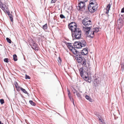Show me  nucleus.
Returning <instances> with one entry per match:
<instances>
[{"label":"nucleus","mask_w":124,"mask_h":124,"mask_svg":"<svg viewBox=\"0 0 124 124\" xmlns=\"http://www.w3.org/2000/svg\"><path fill=\"white\" fill-rule=\"evenodd\" d=\"M72 102L73 103V104L75 106V104H74V100H73V101H72Z\"/></svg>","instance_id":"nucleus-55"},{"label":"nucleus","mask_w":124,"mask_h":124,"mask_svg":"<svg viewBox=\"0 0 124 124\" xmlns=\"http://www.w3.org/2000/svg\"><path fill=\"white\" fill-rule=\"evenodd\" d=\"M68 96L69 99H70V101L72 102L73 101V100H74L73 98H72V96H71V95H68Z\"/></svg>","instance_id":"nucleus-33"},{"label":"nucleus","mask_w":124,"mask_h":124,"mask_svg":"<svg viewBox=\"0 0 124 124\" xmlns=\"http://www.w3.org/2000/svg\"><path fill=\"white\" fill-rule=\"evenodd\" d=\"M124 18H122L121 17H120L119 19L117 20V22L120 23V24L122 25L123 23V20Z\"/></svg>","instance_id":"nucleus-14"},{"label":"nucleus","mask_w":124,"mask_h":124,"mask_svg":"<svg viewBox=\"0 0 124 124\" xmlns=\"http://www.w3.org/2000/svg\"><path fill=\"white\" fill-rule=\"evenodd\" d=\"M81 45V43L79 41H75L73 43V48L75 49V48H78V45Z\"/></svg>","instance_id":"nucleus-10"},{"label":"nucleus","mask_w":124,"mask_h":124,"mask_svg":"<svg viewBox=\"0 0 124 124\" xmlns=\"http://www.w3.org/2000/svg\"><path fill=\"white\" fill-rule=\"evenodd\" d=\"M94 29V32H97L99 31V29L98 28H96Z\"/></svg>","instance_id":"nucleus-35"},{"label":"nucleus","mask_w":124,"mask_h":124,"mask_svg":"<svg viewBox=\"0 0 124 124\" xmlns=\"http://www.w3.org/2000/svg\"><path fill=\"white\" fill-rule=\"evenodd\" d=\"M13 59L15 61H17V56L15 54H14L13 55Z\"/></svg>","instance_id":"nucleus-20"},{"label":"nucleus","mask_w":124,"mask_h":124,"mask_svg":"<svg viewBox=\"0 0 124 124\" xmlns=\"http://www.w3.org/2000/svg\"><path fill=\"white\" fill-rule=\"evenodd\" d=\"M85 68L82 67L79 69L80 74L81 77L83 78L84 80H85V75H84V73L85 71Z\"/></svg>","instance_id":"nucleus-4"},{"label":"nucleus","mask_w":124,"mask_h":124,"mask_svg":"<svg viewBox=\"0 0 124 124\" xmlns=\"http://www.w3.org/2000/svg\"><path fill=\"white\" fill-rule=\"evenodd\" d=\"M26 94H27V95L28 96H29V93H28L27 92V93H25Z\"/></svg>","instance_id":"nucleus-53"},{"label":"nucleus","mask_w":124,"mask_h":124,"mask_svg":"<svg viewBox=\"0 0 124 124\" xmlns=\"http://www.w3.org/2000/svg\"><path fill=\"white\" fill-rule=\"evenodd\" d=\"M121 17H121L122 18H124V15H121Z\"/></svg>","instance_id":"nucleus-50"},{"label":"nucleus","mask_w":124,"mask_h":124,"mask_svg":"<svg viewBox=\"0 0 124 124\" xmlns=\"http://www.w3.org/2000/svg\"><path fill=\"white\" fill-rule=\"evenodd\" d=\"M2 9L5 12L7 13V14L8 16L11 15L10 14V13L9 11V10H6L5 8L4 9V8H3V9Z\"/></svg>","instance_id":"nucleus-17"},{"label":"nucleus","mask_w":124,"mask_h":124,"mask_svg":"<svg viewBox=\"0 0 124 124\" xmlns=\"http://www.w3.org/2000/svg\"><path fill=\"white\" fill-rule=\"evenodd\" d=\"M3 60L4 62L6 63H8L9 61V59L7 58H5Z\"/></svg>","instance_id":"nucleus-28"},{"label":"nucleus","mask_w":124,"mask_h":124,"mask_svg":"<svg viewBox=\"0 0 124 124\" xmlns=\"http://www.w3.org/2000/svg\"><path fill=\"white\" fill-rule=\"evenodd\" d=\"M88 34L87 37L92 38L94 36V31H91L90 30L86 31V34Z\"/></svg>","instance_id":"nucleus-6"},{"label":"nucleus","mask_w":124,"mask_h":124,"mask_svg":"<svg viewBox=\"0 0 124 124\" xmlns=\"http://www.w3.org/2000/svg\"><path fill=\"white\" fill-rule=\"evenodd\" d=\"M88 12V11H86V14Z\"/></svg>","instance_id":"nucleus-60"},{"label":"nucleus","mask_w":124,"mask_h":124,"mask_svg":"<svg viewBox=\"0 0 124 124\" xmlns=\"http://www.w3.org/2000/svg\"><path fill=\"white\" fill-rule=\"evenodd\" d=\"M9 16V18L10 19L11 21V22H13V16L12 15H11Z\"/></svg>","instance_id":"nucleus-31"},{"label":"nucleus","mask_w":124,"mask_h":124,"mask_svg":"<svg viewBox=\"0 0 124 124\" xmlns=\"http://www.w3.org/2000/svg\"><path fill=\"white\" fill-rule=\"evenodd\" d=\"M71 31V35L73 40L79 39L81 38V31L80 28H75Z\"/></svg>","instance_id":"nucleus-2"},{"label":"nucleus","mask_w":124,"mask_h":124,"mask_svg":"<svg viewBox=\"0 0 124 124\" xmlns=\"http://www.w3.org/2000/svg\"><path fill=\"white\" fill-rule=\"evenodd\" d=\"M90 17H86V21H88V20H90Z\"/></svg>","instance_id":"nucleus-47"},{"label":"nucleus","mask_w":124,"mask_h":124,"mask_svg":"<svg viewBox=\"0 0 124 124\" xmlns=\"http://www.w3.org/2000/svg\"><path fill=\"white\" fill-rule=\"evenodd\" d=\"M102 119H101V118H99V122Z\"/></svg>","instance_id":"nucleus-56"},{"label":"nucleus","mask_w":124,"mask_h":124,"mask_svg":"<svg viewBox=\"0 0 124 124\" xmlns=\"http://www.w3.org/2000/svg\"><path fill=\"white\" fill-rule=\"evenodd\" d=\"M90 62L88 61H87L86 62V67L88 66L89 67L90 66Z\"/></svg>","instance_id":"nucleus-26"},{"label":"nucleus","mask_w":124,"mask_h":124,"mask_svg":"<svg viewBox=\"0 0 124 124\" xmlns=\"http://www.w3.org/2000/svg\"><path fill=\"white\" fill-rule=\"evenodd\" d=\"M86 99H87L90 101L92 102L91 99L89 96L88 95H86Z\"/></svg>","instance_id":"nucleus-25"},{"label":"nucleus","mask_w":124,"mask_h":124,"mask_svg":"<svg viewBox=\"0 0 124 124\" xmlns=\"http://www.w3.org/2000/svg\"><path fill=\"white\" fill-rule=\"evenodd\" d=\"M63 42L67 46V47L69 50H70L71 52H72V49L74 48H73V46L71 45V44L73 43H72L67 42L65 41H64Z\"/></svg>","instance_id":"nucleus-7"},{"label":"nucleus","mask_w":124,"mask_h":124,"mask_svg":"<svg viewBox=\"0 0 124 124\" xmlns=\"http://www.w3.org/2000/svg\"><path fill=\"white\" fill-rule=\"evenodd\" d=\"M121 91H122V95H123V91L122 90H121Z\"/></svg>","instance_id":"nucleus-61"},{"label":"nucleus","mask_w":124,"mask_h":124,"mask_svg":"<svg viewBox=\"0 0 124 124\" xmlns=\"http://www.w3.org/2000/svg\"><path fill=\"white\" fill-rule=\"evenodd\" d=\"M31 48L35 50L38 51V50L37 45L36 43H34L33 44Z\"/></svg>","instance_id":"nucleus-12"},{"label":"nucleus","mask_w":124,"mask_h":124,"mask_svg":"<svg viewBox=\"0 0 124 124\" xmlns=\"http://www.w3.org/2000/svg\"><path fill=\"white\" fill-rule=\"evenodd\" d=\"M90 5L89 4L88 7V10L90 12L93 13L96 11L98 7V5L96 2L94 3L93 2H91Z\"/></svg>","instance_id":"nucleus-3"},{"label":"nucleus","mask_w":124,"mask_h":124,"mask_svg":"<svg viewBox=\"0 0 124 124\" xmlns=\"http://www.w3.org/2000/svg\"><path fill=\"white\" fill-rule=\"evenodd\" d=\"M80 7L78 6V8H77V9L78 10L83 11L84 13L85 12V4L82 3L80 4Z\"/></svg>","instance_id":"nucleus-8"},{"label":"nucleus","mask_w":124,"mask_h":124,"mask_svg":"<svg viewBox=\"0 0 124 124\" xmlns=\"http://www.w3.org/2000/svg\"><path fill=\"white\" fill-rule=\"evenodd\" d=\"M99 122L100 124H102V123L104 122V120L102 119Z\"/></svg>","instance_id":"nucleus-45"},{"label":"nucleus","mask_w":124,"mask_h":124,"mask_svg":"<svg viewBox=\"0 0 124 124\" xmlns=\"http://www.w3.org/2000/svg\"><path fill=\"white\" fill-rule=\"evenodd\" d=\"M20 89L25 94L27 93V91L25 89L23 88L22 87H21Z\"/></svg>","instance_id":"nucleus-23"},{"label":"nucleus","mask_w":124,"mask_h":124,"mask_svg":"<svg viewBox=\"0 0 124 124\" xmlns=\"http://www.w3.org/2000/svg\"><path fill=\"white\" fill-rule=\"evenodd\" d=\"M86 73V75H86V81L90 83L91 81V78L89 77L88 75V73Z\"/></svg>","instance_id":"nucleus-13"},{"label":"nucleus","mask_w":124,"mask_h":124,"mask_svg":"<svg viewBox=\"0 0 124 124\" xmlns=\"http://www.w3.org/2000/svg\"><path fill=\"white\" fill-rule=\"evenodd\" d=\"M25 78L26 79H30L31 78L28 75H27L26 74L25 75Z\"/></svg>","instance_id":"nucleus-37"},{"label":"nucleus","mask_w":124,"mask_h":124,"mask_svg":"<svg viewBox=\"0 0 124 124\" xmlns=\"http://www.w3.org/2000/svg\"><path fill=\"white\" fill-rule=\"evenodd\" d=\"M56 17V16H54V18H53V19H54V20H56V18H55V17Z\"/></svg>","instance_id":"nucleus-52"},{"label":"nucleus","mask_w":124,"mask_h":124,"mask_svg":"<svg viewBox=\"0 0 124 124\" xmlns=\"http://www.w3.org/2000/svg\"><path fill=\"white\" fill-rule=\"evenodd\" d=\"M82 30L84 31V34H85V27L83 26H82Z\"/></svg>","instance_id":"nucleus-40"},{"label":"nucleus","mask_w":124,"mask_h":124,"mask_svg":"<svg viewBox=\"0 0 124 124\" xmlns=\"http://www.w3.org/2000/svg\"><path fill=\"white\" fill-rule=\"evenodd\" d=\"M21 87H20V86L18 87H16V90L17 91H18L20 90V88Z\"/></svg>","instance_id":"nucleus-42"},{"label":"nucleus","mask_w":124,"mask_h":124,"mask_svg":"<svg viewBox=\"0 0 124 124\" xmlns=\"http://www.w3.org/2000/svg\"><path fill=\"white\" fill-rule=\"evenodd\" d=\"M85 83V82H84V83H83V84H84V85Z\"/></svg>","instance_id":"nucleus-62"},{"label":"nucleus","mask_w":124,"mask_h":124,"mask_svg":"<svg viewBox=\"0 0 124 124\" xmlns=\"http://www.w3.org/2000/svg\"><path fill=\"white\" fill-rule=\"evenodd\" d=\"M81 43H82V45L83 47H84L85 46V40H81V42H80Z\"/></svg>","instance_id":"nucleus-27"},{"label":"nucleus","mask_w":124,"mask_h":124,"mask_svg":"<svg viewBox=\"0 0 124 124\" xmlns=\"http://www.w3.org/2000/svg\"><path fill=\"white\" fill-rule=\"evenodd\" d=\"M57 61L59 63L61 64L62 62V59L60 57H59L58 58Z\"/></svg>","instance_id":"nucleus-30"},{"label":"nucleus","mask_w":124,"mask_h":124,"mask_svg":"<svg viewBox=\"0 0 124 124\" xmlns=\"http://www.w3.org/2000/svg\"><path fill=\"white\" fill-rule=\"evenodd\" d=\"M67 92H68V96L71 95L70 91L68 89H67Z\"/></svg>","instance_id":"nucleus-44"},{"label":"nucleus","mask_w":124,"mask_h":124,"mask_svg":"<svg viewBox=\"0 0 124 124\" xmlns=\"http://www.w3.org/2000/svg\"><path fill=\"white\" fill-rule=\"evenodd\" d=\"M6 39L7 42L10 44H11V43L12 41L11 39L8 38H6Z\"/></svg>","instance_id":"nucleus-29"},{"label":"nucleus","mask_w":124,"mask_h":124,"mask_svg":"<svg viewBox=\"0 0 124 124\" xmlns=\"http://www.w3.org/2000/svg\"><path fill=\"white\" fill-rule=\"evenodd\" d=\"M82 23L85 26V18H84L82 21Z\"/></svg>","instance_id":"nucleus-38"},{"label":"nucleus","mask_w":124,"mask_h":124,"mask_svg":"<svg viewBox=\"0 0 124 124\" xmlns=\"http://www.w3.org/2000/svg\"><path fill=\"white\" fill-rule=\"evenodd\" d=\"M47 23H46L43 26L42 28L44 30H45L47 29Z\"/></svg>","instance_id":"nucleus-24"},{"label":"nucleus","mask_w":124,"mask_h":124,"mask_svg":"<svg viewBox=\"0 0 124 124\" xmlns=\"http://www.w3.org/2000/svg\"><path fill=\"white\" fill-rule=\"evenodd\" d=\"M120 65L121 66V70L123 71L124 70V62H121Z\"/></svg>","instance_id":"nucleus-18"},{"label":"nucleus","mask_w":124,"mask_h":124,"mask_svg":"<svg viewBox=\"0 0 124 124\" xmlns=\"http://www.w3.org/2000/svg\"><path fill=\"white\" fill-rule=\"evenodd\" d=\"M94 1H95L94 0H90V4H90V5H91V4H90V2H93V3H94Z\"/></svg>","instance_id":"nucleus-48"},{"label":"nucleus","mask_w":124,"mask_h":124,"mask_svg":"<svg viewBox=\"0 0 124 124\" xmlns=\"http://www.w3.org/2000/svg\"><path fill=\"white\" fill-rule=\"evenodd\" d=\"M56 0H52L51 1V3H54L56 2Z\"/></svg>","instance_id":"nucleus-43"},{"label":"nucleus","mask_w":124,"mask_h":124,"mask_svg":"<svg viewBox=\"0 0 124 124\" xmlns=\"http://www.w3.org/2000/svg\"><path fill=\"white\" fill-rule=\"evenodd\" d=\"M74 89H75L74 88L73 89V93L74 94H75V93H76V91H75L74 90Z\"/></svg>","instance_id":"nucleus-51"},{"label":"nucleus","mask_w":124,"mask_h":124,"mask_svg":"<svg viewBox=\"0 0 124 124\" xmlns=\"http://www.w3.org/2000/svg\"><path fill=\"white\" fill-rule=\"evenodd\" d=\"M75 22H71L70 23H69L68 24V26H70L69 25L70 24H75Z\"/></svg>","instance_id":"nucleus-46"},{"label":"nucleus","mask_w":124,"mask_h":124,"mask_svg":"<svg viewBox=\"0 0 124 124\" xmlns=\"http://www.w3.org/2000/svg\"><path fill=\"white\" fill-rule=\"evenodd\" d=\"M29 102L31 105L32 106H35L36 105V104L32 100H30Z\"/></svg>","instance_id":"nucleus-22"},{"label":"nucleus","mask_w":124,"mask_h":124,"mask_svg":"<svg viewBox=\"0 0 124 124\" xmlns=\"http://www.w3.org/2000/svg\"><path fill=\"white\" fill-rule=\"evenodd\" d=\"M82 43H81V45H78V48H75V49H76V48H77V49H79L81 48L82 47H83L82 45Z\"/></svg>","instance_id":"nucleus-32"},{"label":"nucleus","mask_w":124,"mask_h":124,"mask_svg":"<svg viewBox=\"0 0 124 124\" xmlns=\"http://www.w3.org/2000/svg\"><path fill=\"white\" fill-rule=\"evenodd\" d=\"M80 0H78V6L80 7V4L82 3H83L84 4H85V1H80Z\"/></svg>","instance_id":"nucleus-19"},{"label":"nucleus","mask_w":124,"mask_h":124,"mask_svg":"<svg viewBox=\"0 0 124 124\" xmlns=\"http://www.w3.org/2000/svg\"><path fill=\"white\" fill-rule=\"evenodd\" d=\"M121 12L122 13H124V7L122 9Z\"/></svg>","instance_id":"nucleus-49"},{"label":"nucleus","mask_w":124,"mask_h":124,"mask_svg":"<svg viewBox=\"0 0 124 124\" xmlns=\"http://www.w3.org/2000/svg\"><path fill=\"white\" fill-rule=\"evenodd\" d=\"M93 83L95 87L97 86L100 84V82L99 79L97 78L94 79L93 81Z\"/></svg>","instance_id":"nucleus-11"},{"label":"nucleus","mask_w":124,"mask_h":124,"mask_svg":"<svg viewBox=\"0 0 124 124\" xmlns=\"http://www.w3.org/2000/svg\"><path fill=\"white\" fill-rule=\"evenodd\" d=\"M14 85L15 86L16 88L17 87L19 86L18 85L17 83L16 82H15Z\"/></svg>","instance_id":"nucleus-39"},{"label":"nucleus","mask_w":124,"mask_h":124,"mask_svg":"<svg viewBox=\"0 0 124 124\" xmlns=\"http://www.w3.org/2000/svg\"><path fill=\"white\" fill-rule=\"evenodd\" d=\"M88 48H86V51H87V53L86 54V56H87L88 55V53L89 52V51L88 50Z\"/></svg>","instance_id":"nucleus-41"},{"label":"nucleus","mask_w":124,"mask_h":124,"mask_svg":"<svg viewBox=\"0 0 124 124\" xmlns=\"http://www.w3.org/2000/svg\"><path fill=\"white\" fill-rule=\"evenodd\" d=\"M0 102L1 104H3L4 102V99H0Z\"/></svg>","instance_id":"nucleus-34"},{"label":"nucleus","mask_w":124,"mask_h":124,"mask_svg":"<svg viewBox=\"0 0 124 124\" xmlns=\"http://www.w3.org/2000/svg\"><path fill=\"white\" fill-rule=\"evenodd\" d=\"M4 5V4L1 2V0H0V8L2 9V8L4 9L5 8L3 6Z\"/></svg>","instance_id":"nucleus-21"},{"label":"nucleus","mask_w":124,"mask_h":124,"mask_svg":"<svg viewBox=\"0 0 124 124\" xmlns=\"http://www.w3.org/2000/svg\"><path fill=\"white\" fill-rule=\"evenodd\" d=\"M74 90L76 91V94L78 98L80 99L81 98V96L80 93H78V91L76 90L75 89H74Z\"/></svg>","instance_id":"nucleus-16"},{"label":"nucleus","mask_w":124,"mask_h":124,"mask_svg":"<svg viewBox=\"0 0 124 124\" xmlns=\"http://www.w3.org/2000/svg\"><path fill=\"white\" fill-rule=\"evenodd\" d=\"M72 24V25L69 26V28L71 31H72V29H73V30H74V29L75 28H78L77 25L75 23V24Z\"/></svg>","instance_id":"nucleus-9"},{"label":"nucleus","mask_w":124,"mask_h":124,"mask_svg":"<svg viewBox=\"0 0 124 124\" xmlns=\"http://www.w3.org/2000/svg\"><path fill=\"white\" fill-rule=\"evenodd\" d=\"M0 124H3L0 121Z\"/></svg>","instance_id":"nucleus-54"},{"label":"nucleus","mask_w":124,"mask_h":124,"mask_svg":"<svg viewBox=\"0 0 124 124\" xmlns=\"http://www.w3.org/2000/svg\"><path fill=\"white\" fill-rule=\"evenodd\" d=\"M21 96H22V97H23V96L22 95H21Z\"/></svg>","instance_id":"nucleus-64"},{"label":"nucleus","mask_w":124,"mask_h":124,"mask_svg":"<svg viewBox=\"0 0 124 124\" xmlns=\"http://www.w3.org/2000/svg\"><path fill=\"white\" fill-rule=\"evenodd\" d=\"M60 17L62 19L65 18V17L62 14H61L60 15Z\"/></svg>","instance_id":"nucleus-36"},{"label":"nucleus","mask_w":124,"mask_h":124,"mask_svg":"<svg viewBox=\"0 0 124 124\" xmlns=\"http://www.w3.org/2000/svg\"><path fill=\"white\" fill-rule=\"evenodd\" d=\"M67 41H68L69 40V39H67Z\"/></svg>","instance_id":"nucleus-63"},{"label":"nucleus","mask_w":124,"mask_h":124,"mask_svg":"<svg viewBox=\"0 0 124 124\" xmlns=\"http://www.w3.org/2000/svg\"><path fill=\"white\" fill-rule=\"evenodd\" d=\"M92 23L90 20L88 21L86 20V31L90 30L91 28L92 27Z\"/></svg>","instance_id":"nucleus-5"},{"label":"nucleus","mask_w":124,"mask_h":124,"mask_svg":"<svg viewBox=\"0 0 124 124\" xmlns=\"http://www.w3.org/2000/svg\"><path fill=\"white\" fill-rule=\"evenodd\" d=\"M110 7L111 5L110 3H109L107 6V8L106 9V14H107L108 13L109 10L110 9Z\"/></svg>","instance_id":"nucleus-15"},{"label":"nucleus","mask_w":124,"mask_h":124,"mask_svg":"<svg viewBox=\"0 0 124 124\" xmlns=\"http://www.w3.org/2000/svg\"><path fill=\"white\" fill-rule=\"evenodd\" d=\"M57 113L59 115H60V116H62L60 115V114L59 113Z\"/></svg>","instance_id":"nucleus-58"},{"label":"nucleus","mask_w":124,"mask_h":124,"mask_svg":"<svg viewBox=\"0 0 124 124\" xmlns=\"http://www.w3.org/2000/svg\"><path fill=\"white\" fill-rule=\"evenodd\" d=\"M106 124L104 122L102 123V124Z\"/></svg>","instance_id":"nucleus-59"},{"label":"nucleus","mask_w":124,"mask_h":124,"mask_svg":"<svg viewBox=\"0 0 124 124\" xmlns=\"http://www.w3.org/2000/svg\"><path fill=\"white\" fill-rule=\"evenodd\" d=\"M72 52L73 54L75 55L76 54L75 56L76 59L78 63H80L82 61L83 62L82 63V65H85V59L84 57L82 56V55H85V54L84 52H83V50L85 51V48H83V49L81 50V52H79L78 50L73 49H72Z\"/></svg>","instance_id":"nucleus-1"},{"label":"nucleus","mask_w":124,"mask_h":124,"mask_svg":"<svg viewBox=\"0 0 124 124\" xmlns=\"http://www.w3.org/2000/svg\"><path fill=\"white\" fill-rule=\"evenodd\" d=\"M6 8V9H8V8L7 7H5Z\"/></svg>","instance_id":"nucleus-57"}]
</instances>
